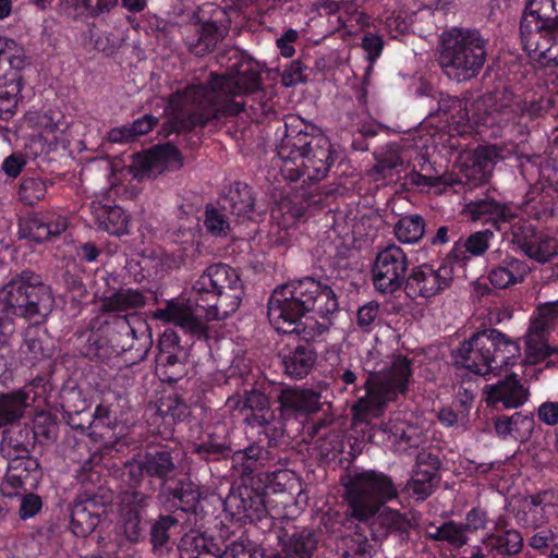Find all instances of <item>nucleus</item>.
<instances>
[{
    "instance_id": "obj_62",
    "label": "nucleus",
    "mask_w": 558,
    "mask_h": 558,
    "mask_svg": "<svg viewBox=\"0 0 558 558\" xmlns=\"http://www.w3.org/2000/svg\"><path fill=\"white\" fill-rule=\"evenodd\" d=\"M489 523L488 512L481 506L472 507L464 518L462 525L468 533H476L478 531L486 530Z\"/></svg>"
},
{
    "instance_id": "obj_13",
    "label": "nucleus",
    "mask_w": 558,
    "mask_h": 558,
    "mask_svg": "<svg viewBox=\"0 0 558 558\" xmlns=\"http://www.w3.org/2000/svg\"><path fill=\"white\" fill-rule=\"evenodd\" d=\"M344 487L347 515L359 522H367L380 509L399 496L393 480L386 473L376 470H365L349 474L341 480Z\"/></svg>"
},
{
    "instance_id": "obj_1",
    "label": "nucleus",
    "mask_w": 558,
    "mask_h": 558,
    "mask_svg": "<svg viewBox=\"0 0 558 558\" xmlns=\"http://www.w3.org/2000/svg\"><path fill=\"white\" fill-rule=\"evenodd\" d=\"M225 73L210 72L206 82L189 84L169 95L166 104L168 133L177 132L187 147L202 144L204 129L244 110L235 98L262 87L263 69L258 61L238 48L221 54Z\"/></svg>"
},
{
    "instance_id": "obj_8",
    "label": "nucleus",
    "mask_w": 558,
    "mask_h": 558,
    "mask_svg": "<svg viewBox=\"0 0 558 558\" xmlns=\"http://www.w3.org/2000/svg\"><path fill=\"white\" fill-rule=\"evenodd\" d=\"M54 306L50 286L33 270L13 275L0 288V315L16 328V319L31 325H44Z\"/></svg>"
},
{
    "instance_id": "obj_54",
    "label": "nucleus",
    "mask_w": 558,
    "mask_h": 558,
    "mask_svg": "<svg viewBox=\"0 0 558 558\" xmlns=\"http://www.w3.org/2000/svg\"><path fill=\"white\" fill-rule=\"evenodd\" d=\"M57 421L53 415L47 412H39L33 420V439L39 442L52 441L57 436Z\"/></svg>"
},
{
    "instance_id": "obj_14",
    "label": "nucleus",
    "mask_w": 558,
    "mask_h": 558,
    "mask_svg": "<svg viewBox=\"0 0 558 558\" xmlns=\"http://www.w3.org/2000/svg\"><path fill=\"white\" fill-rule=\"evenodd\" d=\"M194 19L185 43L193 54L203 57L214 51L218 43L228 35L231 17L226 8L205 3L198 8Z\"/></svg>"
},
{
    "instance_id": "obj_25",
    "label": "nucleus",
    "mask_w": 558,
    "mask_h": 558,
    "mask_svg": "<svg viewBox=\"0 0 558 558\" xmlns=\"http://www.w3.org/2000/svg\"><path fill=\"white\" fill-rule=\"evenodd\" d=\"M68 217L54 211H37L20 219L19 233L22 239L37 243L53 242L68 229Z\"/></svg>"
},
{
    "instance_id": "obj_32",
    "label": "nucleus",
    "mask_w": 558,
    "mask_h": 558,
    "mask_svg": "<svg viewBox=\"0 0 558 558\" xmlns=\"http://www.w3.org/2000/svg\"><path fill=\"white\" fill-rule=\"evenodd\" d=\"M501 159L502 149L497 145L478 146L464 165V177L469 184L477 186L486 183Z\"/></svg>"
},
{
    "instance_id": "obj_63",
    "label": "nucleus",
    "mask_w": 558,
    "mask_h": 558,
    "mask_svg": "<svg viewBox=\"0 0 558 558\" xmlns=\"http://www.w3.org/2000/svg\"><path fill=\"white\" fill-rule=\"evenodd\" d=\"M538 317L533 322V329L543 332L555 324L558 318V301L548 302L537 307Z\"/></svg>"
},
{
    "instance_id": "obj_56",
    "label": "nucleus",
    "mask_w": 558,
    "mask_h": 558,
    "mask_svg": "<svg viewBox=\"0 0 558 558\" xmlns=\"http://www.w3.org/2000/svg\"><path fill=\"white\" fill-rule=\"evenodd\" d=\"M221 558H268L264 550L248 539H240L229 544L221 553Z\"/></svg>"
},
{
    "instance_id": "obj_57",
    "label": "nucleus",
    "mask_w": 558,
    "mask_h": 558,
    "mask_svg": "<svg viewBox=\"0 0 558 558\" xmlns=\"http://www.w3.org/2000/svg\"><path fill=\"white\" fill-rule=\"evenodd\" d=\"M130 171L134 179L142 181L146 178H150L157 173H160L162 170L156 158L153 156L151 150L149 149L144 155H138L134 159Z\"/></svg>"
},
{
    "instance_id": "obj_37",
    "label": "nucleus",
    "mask_w": 558,
    "mask_h": 558,
    "mask_svg": "<svg viewBox=\"0 0 558 558\" xmlns=\"http://www.w3.org/2000/svg\"><path fill=\"white\" fill-rule=\"evenodd\" d=\"M119 0H60L59 12L73 21L87 22L113 10Z\"/></svg>"
},
{
    "instance_id": "obj_43",
    "label": "nucleus",
    "mask_w": 558,
    "mask_h": 558,
    "mask_svg": "<svg viewBox=\"0 0 558 558\" xmlns=\"http://www.w3.org/2000/svg\"><path fill=\"white\" fill-rule=\"evenodd\" d=\"M286 462L287 459L284 458L280 464L267 468L254 480V485L259 492H263L265 498L267 495L283 493L288 489V485L293 480L294 473L286 468Z\"/></svg>"
},
{
    "instance_id": "obj_38",
    "label": "nucleus",
    "mask_w": 558,
    "mask_h": 558,
    "mask_svg": "<svg viewBox=\"0 0 558 558\" xmlns=\"http://www.w3.org/2000/svg\"><path fill=\"white\" fill-rule=\"evenodd\" d=\"M221 207L238 218L255 220L256 207L252 187L244 182H234L221 199Z\"/></svg>"
},
{
    "instance_id": "obj_51",
    "label": "nucleus",
    "mask_w": 558,
    "mask_h": 558,
    "mask_svg": "<svg viewBox=\"0 0 558 558\" xmlns=\"http://www.w3.org/2000/svg\"><path fill=\"white\" fill-rule=\"evenodd\" d=\"M439 475L423 469H414L411 478L407 483V490L412 493L417 500H424L434 492Z\"/></svg>"
},
{
    "instance_id": "obj_12",
    "label": "nucleus",
    "mask_w": 558,
    "mask_h": 558,
    "mask_svg": "<svg viewBox=\"0 0 558 558\" xmlns=\"http://www.w3.org/2000/svg\"><path fill=\"white\" fill-rule=\"evenodd\" d=\"M94 459L100 460L99 457L86 460L76 474L81 488L70 508V529L78 537L95 531L112 501V492L102 484L101 466Z\"/></svg>"
},
{
    "instance_id": "obj_23",
    "label": "nucleus",
    "mask_w": 558,
    "mask_h": 558,
    "mask_svg": "<svg viewBox=\"0 0 558 558\" xmlns=\"http://www.w3.org/2000/svg\"><path fill=\"white\" fill-rule=\"evenodd\" d=\"M264 441L265 439H257L232 453V465L243 480H250L253 483L259 473L284 460L280 450L267 448Z\"/></svg>"
},
{
    "instance_id": "obj_45",
    "label": "nucleus",
    "mask_w": 558,
    "mask_h": 558,
    "mask_svg": "<svg viewBox=\"0 0 558 558\" xmlns=\"http://www.w3.org/2000/svg\"><path fill=\"white\" fill-rule=\"evenodd\" d=\"M95 221L99 230L111 235L120 236L129 232V215L118 205L97 208Z\"/></svg>"
},
{
    "instance_id": "obj_58",
    "label": "nucleus",
    "mask_w": 558,
    "mask_h": 558,
    "mask_svg": "<svg viewBox=\"0 0 558 558\" xmlns=\"http://www.w3.org/2000/svg\"><path fill=\"white\" fill-rule=\"evenodd\" d=\"M4 440L7 442L1 446V452L7 460L15 457H33L31 451L34 448V442L24 441L22 432H19L17 435L4 437Z\"/></svg>"
},
{
    "instance_id": "obj_40",
    "label": "nucleus",
    "mask_w": 558,
    "mask_h": 558,
    "mask_svg": "<svg viewBox=\"0 0 558 558\" xmlns=\"http://www.w3.org/2000/svg\"><path fill=\"white\" fill-rule=\"evenodd\" d=\"M95 390L99 391L102 397L90 414L95 428L106 427L114 429L119 418V400L121 395L111 390L105 383L96 384Z\"/></svg>"
},
{
    "instance_id": "obj_18",
    "label": "nucleus",
    "mask_w": 558,
    "mask_h": 558,
    "mask_svg": "<svg viewBox=\"0 0 558 558\" xmlns=\"http://www.w3.org/2000/svg\"><path fill=\"white\" fill-rule=\"evenodd\" d=\"M523 545L522 533L505 515H499L483 536L482 546H473L470 556L460 558H511L521 553Z\"/></svg>"
},
{
    "instance_id": "obj_49",
    "label": "nucleus",
    "mask_w": 558,
    "mask_h": 558,
    "mask_svg": "<svg viewBox=\"0 0 558 558\" xmlns=\"http://www.w3.org/2000/svg\"><path fill=\"white\" fill-rule=\"evenodd\" d=\"M49 185H52V182L45 178L25 175L19 186V199L24 205L34 206L45 198Z\"/></svg>"
},
{
    "instance_id": "obj_28",
    "label": "nucleus",
    "mask_w": 558,
    "mask_h": 558,
    "mask_svg": "<svg viewBox=\"0 0 558 558\" xmlns=\"http://www.w3.org/2000/svg\"><path fill=\"white\" fill-rule=\"evenodd\" d=\"M486 403L488 407L501 411L518 409L529 398V390L515 374L507 375L496 384L485 387Z\"/></svg>"
},
{
    "instance_id": "obj_6",
    "label": "nucleus",
    "mask_w": 558,
    "mask_h": 558,
    "mask_svg": "<svg viewBox=\"0 0 558 558\" xmlns=\"http://www.w3.org/2000/svg\"><path fill=\"white\" fill-rule=\"evenodd\" d=\"M413 360L396 354L380 369L369 372L362 385H356L357 374L351 368L337 369L338 379L345 388L352 386L356 398L351 407L354 423H368L381 417L388 405L404 398L413 381Z\"/></svg>"
},
{
    "instance_id": "obj_59",
    "label": "nucleus",
    "mask_w": 558,
    "mask_h": 558,
    "mask_svg": "<svg viewBox=\"0 0 558 558\" xmlns=\"http://www.w3.org/2000/svg\"><path fill=\"white\" fill-rule=\"evenodd\" d=\"M384 45L385 43L381 35L371 31L363 34L361 47L366 52V58L369 62L366 69V75H369L373 71V63L381 56Z\"/></svg>"
},
{
    "instance_id": "obj_16",
    "label": "nucleus",
    "mask_w": 558,
    "mask_h": 558,
    "mask_svg": "<svg viewBox=\"0 0 558 558\" xmlns=\"http://www.w3.org/2000/svg\"><path fill=\"white\" fill-rule=\"evenodd\" d=\"M409 260L404 251L397 244L381 248L372 267V281L376 291L393 294L403 289L408 280Z\"/></svg>"
},
{
    "instance_id": "obj_31",
    "label": "nucleus",
    "mask_w": 558,
    "mask_h": 558,
    "mask_svg": "<svg viewBox=\"0 0 558 558\" xmlns=\"http://www.w3.org/2000/svg\"><path fill=\"white\" fill-rule=\"evenodd\" d=\"M178 449L168 445H156L146 448L142 458L148 480H158L160 484L172 480L177 472Z\"/></svg>"
},
{
    "instance_id": "obj_33",
    "label": "nucleus",
    "mask_w": 558,
    "mask_h": 558,
    "mask_svg": "<svg viewBox=\"0 0 558 558\" xmlns=\"http://www.w3.org/2000/svg\"><path fill=\"white\" fill-rule=\"evenodd\" d=\"M372 519L368 526L374 541H384L388 536H396L400 541L409 538L412 527L410 519L399 510L385 508L378 511Z\"/></svg>"
},
{
    "instance_id": "obj_47",
    "label": "nucleus",
    "mask_w": 558,
    "mask_h": 558,
    "mask_svg": "<svg viewBox=\"0 0 558 558\" xmlns=\"http://www.w3.org/2000/svg\"><path fill=\"white\" fill-rule=\"evenodd\" d=\"M39 326L40 325L28 324L23 332V342L20 347L22 359L32 365L36 361L51 356L50 348L44 345V339L38 328Z\"/></svg>"
},
{
    "instance_id": "obj_15",
    "label": "nucleus",
    "mask_w": 558,
    "mask_h": 558,
    "mask_svg": "<svg viewBox=\"0 0 558 558\" xmlns=\"http://www.w3.org/2000/svg\"><path fill=\"white\" fill-rule=\"evenodd\" d=\"M452 281L453 265L445 256L441 260L413 266L409 270L404 292L411 299L428 300L450 288Z\"/></svg>"
},
{
    "instance_id": "obj_39",
    "label": "nucleus",
    "mask_w": 558,
    "mask_h": 558,
    "mask_svg": "<svg viewBox=\"0 0 558 558\" xmlns=\"http://www.w3.org/2000/svg\"><path fill=\"white\" fill-rule=\"evenodd\" d=\"M179 518L177 514L160 513L155 519L149 529V544L151 553L157 557L168 555L174 545L171 539V531L179 526Z\"/></svg>"
},
{
    "instance_id": "obj_2",
    "label": "nucleus",
    "mask_w": 558,
    "mask_h": 558,
    "mask_svg": "<svg viewBox=\"0 0 558 558\" xmlns=\"http://www.w3.org/2000/svg\"><path fill=\"white\" fill-rule=\"evenodd\" d=\"M339 310L333 289L313 277L291 280L271 292L267 302L270 325L278 332L296 335L300 340L279 352L284 375L300 380L311 373L317 360L312 342L328 332Z\"/></svg>"
},
{
    "instance_id": "obj_10",
    "label": "nucleus",
    "mask_w": 558,
    "mask_h": 558,
    "mask_svg": "<svg viewBox=\"0 0 558 558\" xmlns=\"http://www.w3.org/2000/svg\"><path fill=\"white\" fill-rule=\"evenodd\" d=\"M458 366L480 376L498 374L504 367L515 365L521 356L519 340L495 328L472 333L452 353Z\"/></svg>"
},
{
    "instance_id": "obj_27",
    "label": "nucleus",
    "mask_w": 558,
    "mask_h": 558,
    "mask_svg": "<svg viewBox=\"0 0 558 558\" xmlns=\"http://www.w3.org/2000/svg\"><path fill=\"white\" fill-rule=\"evenodd\" d=\"M275 534L279 550L268 555V558H313L320 542L319 534L307 527L292 532L278 527Z\"/></svg>"
},
{
    "instance_id": "obj_7",
    "label": "nucleus",
    "mask_w": 558,
    "mask_h": 558,
    "mask_svg": "<svg viewBox=\"0 0 558 558\" xmlns=\"http://www.w3.org/2000/svg\"><path fill=\"white\" fill-rule=\"evenodd\" d=\"M440 108L450 112L452 123L476 126H497L500 130L523 134L531 121L546 112L547 106L542 97L515 95L505 89L498 98H484L471 104V108L457 97L440 102Z\"/></svg>"
},
{
    "instance_id": "obj_44",
    "label": "nucleus",
    "mask_w": 558,
    "mask_h": 558,
    "mask_svg": "<svg viewBox=\"0 0 558 558\" xmlns=\"http://www.w3.org/2000/svg\"><path fill=\"white\" fill-rule=\"evenodd\" d=\"M180 558H221L220 548L201 533L185 534L179 545Z\"/></svg>"
},
{
    "instance_id": "obj_3",
    "label": "nucleus",
    "mask_w": 558,
    "mask_h": 558,
    "mask_svg": "<svg viewBox=\"0 0 558 558\" xmlns=\"http://www.w3.org/2000/svg\"><path fill=\"white\" fill-rule=\"evenodd\" d=\"M283 136L277 145L280 172L296 183L272 194L271 217L283 228L293 226L312 210L320 209L328 197L322 181L335 163L337 151L327 136L303 119L284 121Z\"/></svg>"
},
{
    "instance_id": "obj_42",
    "label": "nucleus",
    "mask_w": 558,
    "mask_h": 558,
    "mask_svg": "<svg viewBox=\"0 0 558 558\" xmlns=\"http://www.w3.org/2000/svg\"><path fill=\"white\" fill-rule=\"evenodd\" d=\"M163 114H165V122L161 126L160 134L163 135L165 137H170L171 135H174L175 140L173 142H167L165 144L156 145L150 149L153 153V156L156 158V160L162 171L165 168H168L169 166H174L178 169L183 166L182 154L178 146H181L182 148L189 149V150H195L201 146V144H199L194 148L187 147L186 145L183 144V142L181 141V136L178 135L177 132L168 133V130H166V125L168 122L166 108L163 109Z\"/></svg>"
},
{
    "instance_id": "obj_4",
    "label": "nucleus",
    "mask_w": 558,
    "mask_h": 558,
    "mask_svg": "<svg viewBox=\"0 0 558 558\" xmlns=\"http://www.w3.org/2000/svg\"><path fill=\"white\" fill-rule=\"evenodd\" d=\"M243 284L238 271L225 263L207 266L194 281L189 298L170 299L153 317L179 327L194 343L207 341L208 322L222 320L240 306Z\"/></svg>"
},
{
    "instance_id": "obj_64",
    "label": "nucleus",
    "mask_w": 558,
    "mask_h": 558,
    "mask_svg": "<svg viewBox=\"0 0 558 558\" xmlns=\"http://www.w3.org/2000/svg\"><path fill=\"white\" fill-rule=\"evenodd\" d=\"M468 534L462 523L452 520L445 522V542L453 549H460L469 543Z\"/></svg>"
},
{
    "instance_id": "obj_53",
    "label": "nucleus",
    "mask_w": 558,
    "mask_h": 558,
    "mask_svg": "<svg viewBox=\"0 0 558 558\" xmlns=\"http://www.w3.org/2000/svg\"><path fill=\"white\" fill-rule=\"evenodd\" d=\"M204 227L206 231L215 238H225L230 231V221L221 209L207 206L205 210Z\"/></svg>"
},
{
    "instance_id": "obj_35",
    "label": "nucleus",
    "mask_w": 558,
    "mask_h": 558,
    "mask_svg": "<svg viewBox=\"0 0 558 558\" xmlns=\"http://www.w3.org/2000/svg\"><path fill=\"white\" fill-rule=\"evenodd\" d=\"M494 238L490 229L475 231L464 241H456L446 256L452 265L466 266L472 257L483 256L487 252Z\"/></svg>"
},
{
    "instance_id": "obj_30",
    "label": "nucleus",
    "mask_w": 558,
    "mask_h": 558,
    "mask_svg": "<svg viewBox=\"0 0 558 558\" xmlns=\"http://www.w3.org/2000/svg\"><path fill=\"white\" fill-rule=\"evenodd\" d=\"M282 416L307 418L322 410V395L312 389L284 388L277 397Z\"/></svg>"
},
{
    "instance_id": "obj_50",
    "label": "nucleus",
    "mask_w": 558,
    "mask_h": 558,
    "mask_svg": "<svg viewBox=\"0 0 558 558\" xmlns=\"http://www.w3.org/2000/svg\"><path fill=\"white\" fill-rule=\"evenodd\" d=\"M191 452L196 454L199 460L211 462L229 457L231 448L226 441L219 440L214 435H208L199 442L193 444Z\"/></svg>"
},
{
    "instance_id": "obj_61",
    "label": "nucleus",
    "mask_w": 558,
    "mask_h": 558,
    "mask_svg": "<svg viewBox=\"0 0 558 558\" xmlns=\"http://www.w3.org/2000/svg\"><path fill=\"white\" fill-rule=\"evenodd\" d=\"M534 202L533 208L536 210L535 216L537 219L558 216V199L545 187L542 189L537 199Z\"/></svg>"
},
{
    "instance_id": "obj_52",
    "label": "nucleus",
    "mask_w": 558,
    "mask_h": 558,
    "mask_svg": "<svg viewBox=\"0 0 558 558\" xmlns=\"http://www.w3.org/2000/svg\"><path fill=\"white\" fill-rule=\"evenodd\" d=\"M21 89V81L12 80L0 85V121L8 122L15 114Z\"/></svg>"
},
{
    "instance_id": "obj_22",
    "label": "nucleus",
    "mask_w": 558,
    "mask_h": 558,
    "mask_svg": "<svg viewBox=\"0 0 558 558\" xmlns=\"http://www.w3.org/2000/svg\"><path fill=\"white\" fill-rule=\"evenodd\" d=\"M150 504L151 497L140 490H126L120 495V522L128 541L138 543L145 538Z\"/></svg>"
},
{
    "instance_id": "obj_9",
    "label": "nucleus",
    "mask_w": 558,
    "mask_h": 558,
    "mask_svg": "<svg viewBox=\"0 0 558 558\" xmlns=\"http://www.w3.org/2000/svg\"><path fill=\"white\" fill-rule=\"evenodd\" d=\"M519 36L533 62L541 68H558V0H525Z\"/></svg>"
},
{
    "instance_id": "obj_21",
    "label": "nucleus",
    "mask_w": 558,
    "mask_h": 558,
    "mask_svg": "<svg viewBox=\"0 0 558 558\" xmlns=\"http://www.w3.org/2000/svg\"><path fill=\"white\" fill-rule=\"evenodd\" d=\"M203 498L204 492L201 486L189 477L172 478L160 485L158 492L161 507L170 514L178 511L196 514Z\"/></svg>"
},
{
    "instance_id": "obj_24",
    "label": "nucleus",
    "mask_w": 558,
    "mask_h": 558,
    "mask_svg": "<svg viewBox=\"0 0 558 558\" xmlns=\"http://www.w3.org/2000/svg\"><path fill=\"white\" fill-rule=\"evenodd\" d=\"M512 242L526 255L539 263L549 262L558 254V241L538 231L523 217L512 227Z\"/></svg>"
},
{
    "instance_id": "obj_20",
    "label": "nucleus",
    "mask_w": 558,
    "mask_h": 558,
    "mask_svg": "<svg viewBox=\"0 0 558 558\" xmlns=\"http://www.w3.org/2000/svg\"><path fill=\"white\" fill-rule=\"evenodd\" d=\"M156 372L162 381L172 384L187 374L189 349L181 344L179 335L166 329L159 338Z\"/></svg>"
},
{
    "instance_id": "obj_5",
    "label": "nucleus",
    "mask_w": 558,
    "mask_h": 558,
    "mask_svg": "<svg viewBox=\"0 0 558 558\" xmlns=\"http://www.w3.org/2000/svg\"><path fill=\"white\" fill-rule=\"evenodd\" d=\"M107 288L99 296L98 326L77 337L76 350L80 355L97 361H105L132 350L135 330L130 323L129 311H136L146 305L147 298L138 289L111 287L118 283L117 277L104 278Z\"/></svg>"
},
{
    "instance_id": "obj_29",
    "label": "nucleus",
    "mask_w": 558,
    "mask_h": 558,
    "mask_svg": "<svg viewBox=\"0 0 558 558\" xmlns=\"http://www.w3.org/2000/svg\"><path fill=\"white\" fill-rule=\"evenodd\" d=\"M227 407L235 417L238 412L241 420L250 426L260 425L271 418L269 398L257 389L245 391L242 397H230Z\"/></svg>"
},
{
    "instance_id": "obj_11",
    "label": "nucleus",
    "mask_w": 558,
    "mask_h": 558,
    "mask_svg": "<svg viewBox=\"0 0 558 558\" xmlns=\"http://www.w3.org/2000/svg\"><path fill=\"white\" fill-rule=\"evenodd\" d=\"M489 39L478 29L454 27L441 35L439 64L458 82L476 77L487 59Z\"/></svg>"
},
{
    "instance_id": "obj_60",
    "label": "nucleus",
    "mask_w": 558,
    "mask_h": 558,
    "mask_svg": "<svg viewBox=\"0 0 558 558\" xmlns=\"http://www.w3.org/2000/svg\"><path fill=\"white\" fill-rule=\"evenodd\" d=\"M259 426L263 427V432L259 433L258 439H265L264 444L267 448L279 450L280 440L286 433L284 424L272 416Z\"/></svg>"
},
{
    "instance_id": "obj_17",
    "label": "nucleus",
    "mask_w": 558,
    "mask_h": 558,
    "mask_svg": "<svg viewBox=\"0 0 558 558\" xmlns=\"http://www.w3.org/2000/svg\"><path fill=\"white\" fill-rule=\"evenodd\" d=\"M226 509L232 520L240 525L254 524L263 532L275 530L276 522L268 514L263 492L251 482V486L240 487L236 494L226 500Z\"/></svg>"
},
{
    "instance_id": "obj_48",
    "label": "nucleus",
    "mask_w": 558,
    "mask_h": 558,
    "mask_svg": "<svg viewBox=\"0 0 558 558\" xmlns=\"http://www.w3.org/2000/svg\"><path fill=\"white\" fill-rule=\"evenodd\" d=\"M426 221L418 214L401 216L395 223L393 233L403 244H416L425 234Z\"/></svg>"
},
{
    "instance_id": "obj_26",
    "label": "nucleus",
    "mask_w": 558,
    "mask_h": 558,
    "mask_svg": "<svg viewBox=\"0 0 558 558\" xmlns=\"http://www.w3.org/2000/svg\"><path fill=\"white\" fill-rule=\"evenodd\" d=\"M41 469L34 457H15L8 460L7 472L1 483V493L5 497H15L37 488L41 480Z\"/></svg>"
},
{
    "instance_id": "obj_19",
    "label": "nucleus",
    "mask_w": 558,
    "mask_h": 558,
    "mask_svg": "<svg viewBox=\"0 0 558 558\" xmlns=\"http://www.w3.org/2000/svg\"><path fill=\"white\" fill-rule=\"evenodd\" d=\"M464 211L472 221L490 225L495 230L502 233H511L512 227L517 226L522 219L518 208L496 201L488 190H485L475 198L469 199Z\"/></svg>"
},
{
    "instance_id": "obj_41",
    "label": "nucleus",
    "mask_w": 558,
    "mask_h": 558,
    "mask_svg": "<svg viewBox=\"0 0 558 558\" xmlns=\"http://www.w3.org/2000/svg\"><path fill=\"white\" fill-rule=\"evenodd\" d=\"M29 386L22 389L0 393V428L19 421L27 407L35 401L36 393L31 397Z\"/></svg>"
},
{
    "instance_id": "obj_46",
    "label": "nucleus",
    "mask_w": 558,
    "mask_h": 558,
    "mask_svg": "<svg viewBox=\"0 0 558 558\" xmlns=\"http://www.w3.org/2000/svg\"><path fill=\"white\" fill-rule=\"evenodd\" d=\"M432 170L433 167L428 158L420 156L417 163H414L413 169L404 175L403 185L408 189L424 191L444 184L442 177L433 174Z\"/></svg>"
},
{
    "instance_id": "obj_55",
    "label": "nucleus",
    "mask_w": 558,
    "mask_h": 558,
    "mask_svg": "<svg viewBox=\"0 0 558 558\" xmlns=\"http://www.w3.org/2000/svg\"><path fill=\"white\" fill-rule=\"evenodd\" d=\"M15 332V327H12L10 323L0 315V377L11 366L12 360V345L11 338Z\"/></svg>"
},
{
    "instance_id": "obj_36",
    "label": "nucleus",
    "mask_w": 558,
    "mask_h": 558,
    "mask_svg": "<svg viewBox=\"0 0 558 558\" xmlns=\"http://www.w3.org/2000/svg\"><path fill=\"white\" fill-rule=\"evenodd\" d=\"M531 267L526 262L511 255H507L497 265H493L488 271V280L496 289H507L524 281Z\"/></svg>"
},
{
    "instance_id": "obj_34",
    "label": "nucleus",
    "mask_w": 558,
    "mask_h": 558,
    "mask_svg": "<svg viewBox=\"0 0 558 558\" xmlns=\"http://www.w3.org/2000/svg\"><path fill=\"white\" fill-rule=\"evenodd\" d=\"M191 414L189 405L181 398L169 396L161 398L157 404L153 423L162 439H170L174 434V425L183 422Z\"/></svg>"
}]
</instances>
